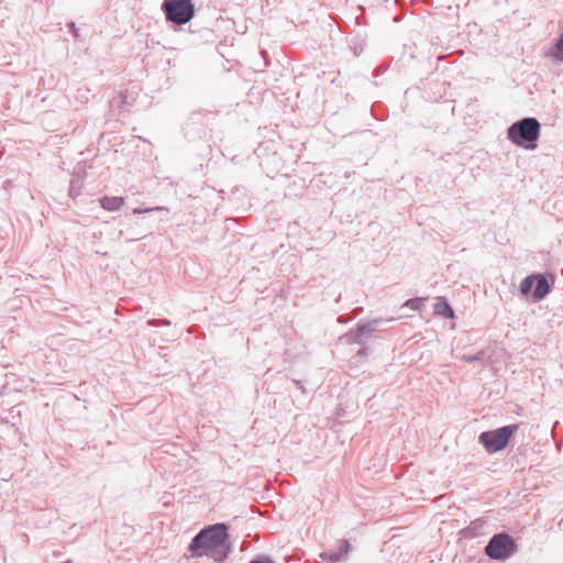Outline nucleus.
<instances>
[{"instance_id":"obj_1","label":"nucleus","mask_w":563,"mask_h":563,"mask_svg":"<svg viewBox=\"0 0 563 563\" xmlns=\"http://www.w3.org/2000/svg\"><path fill=\"white\" fill-rule=\"evenodd\" d=\"M194 556H210L216 561H222L229 551L227 527L217 523L201 530L189 544Z\"/></svg>"},{"instance_id":"obj_2","label":"nucleus","mask_w":563,"mask_h":563,"mask_svg":"<svg viewBox=\"0 0 563 563\" xmlns=\"http://www.w3.org/2000/svg\"><path fill=\"white\" fill-rule=\"evenodd\" d=\"M539 135L540 124L533 118H526L514 123L508 130V139L512 143L526 148H534Z\"/></svg>"},{"instance_id":"obj_3","label":"nucleus","mask_w":563,"mask_h":563,"mask_svg":"<svg viewBox=\"0 0 563 563\" xmlns=\"http://www.w3.org/2000/svg\"><path fill=\"white\" fill-rule=\"evenodd\" d=\"M518 424H510L493 431L483 432L479 435V442L489 453L501 451L507 446L509 439L518 430Z\"/></svg>"},{"instance_id":"obj_4","label":"nucleus","mask_w":563,"mask_h":563,"mask_svg":"<svg viewBox=\"0 0 563 563\" xmlns=\"http://www.w3.org/2000/svg\"><path fill=\"white\" fill-rule=\"evenodd\" d=\"M163 10L167 20L176 24L187 23L195 13V7L191 0H165Z\"/></svg>"},{"instance_id":"obj_5","label":"nucleus","mask_w":563,"mask_h":563,"mask_svg":"<svg viewBox=\"0 0 563 563\" xmlns=\"http://www.w3.org/2000/svg\"><path fill=\"white\" fill-rule=\"evenodd\" d=\"M515 550V541L507 533L495 534L485 548L486 554L494 560H505L510 556Z\"/></svg>"},{"instance_id":"obj_6","label":"nucleus","mask_w":563,"mask_h":563,"mask_svg":"<svg viewBox=\"0 0 563 563\" xmlns=\"http://www.w3.org/2000/svg\"><path fill=\"white\" fill-rule=\"evenodd\" d=\"M100 206L108 211H117L121 209L125 202L123 197L104 196L99 200Z\"/></svg>"},{"instance_id":"obj_7","label":"nucleus","mask_w":563,"mask_h":563,"mask_svg":"<svg viewBox=\"0 0 563 563\" xmlns=\"http://www.w3.org/2000/svg\"><path fill=\"white\" fill-rule=\"evenodd\" d=\"M434 314L441 316L446 319H453L454 312L450 305L442 298L438 297L434 303Z\"/></svg>"},{"instance_id":"obj_8","label":"nucleus","mask_w":563,"mask_h":563,"mask_svg":"<svg viewBox=\"0 0 563 563\" xmlns=\"http://www.w3.org/2000/svg\"><path fill=\"white\" fill-rule=\"evenodd\" d=\"M536 282H537V285H536V289L533 292V297H534V299L539 300V299L544 298L547 296V294L549 292V284H548L547 278L542 275L536 276Z\"/></svg>"},{"instance_id":"obj_9","label":"nucleus","mask_w":563,"mask_h":563,"mask_svg":"<svg viewBox=\"0 0 563 563\" xmlns=\"http://www.w3.org/2000/svg\"><path fill=\"white\" fill-rule=\"evenodd\" d=\"M536 280V276H529V277H526L521 284H520V291L523 294V295H527L529 294V291L531 290L532 288V285H533V282Z\"/></svg>"},{"instance_id":"obj_10","label":"nucleus","mask_w":563,"mask_h":563,"mask_svg":"<svg viewBox=\"0 0 563 563\" xmlns=\"http://www.w3.org/2000/svg\"><path fill=\"white\" fill-rule=\"evenodd\" d=\"M424 300V298L409 299L405 302V306L412 310H419L422 307Z\"/></svg>"},{"instance_id":"obj_11","label":"nucleus","mask_w":563,"mask_h":563,"mask_svg":"<svg viewBox=\"0 0 563 563\" xmlns=\"http://www.w3.org/2000/svg\"><path fill=\"white\" fill-rule=\"evenodd\" d=\"M251 563H273V562L269 561V560H266V561H254V562H251Z\"/></svg>"},{"instance_id":"obj_12","label":"nucleus","mask_w":563,"mask_h":563,"mask_svg":"<svg viewBox=\"0 0 563 563\" xmlns=\"http://www.w3.org/2000/svg\"><path fill=\"white\" fill-rule=\"evenodd\" d=\"M142 211L139 209H134V213H141Z\"/></svg>"},{"instance_id":"obj_13","label":"nucleus","mask_w":563,"mask_h":563,"mask_svg":"<svg viewBox=\"0 0 563 563\" xmlns=\"http://www.w3.org/2000/svg\"><path fill=\"white\" fill-rule=\"evenodd\" d=\"M465 360H466V361H468V362H471V361H473V360H474V357H466Z\"/></svg>"}]
</instances>
